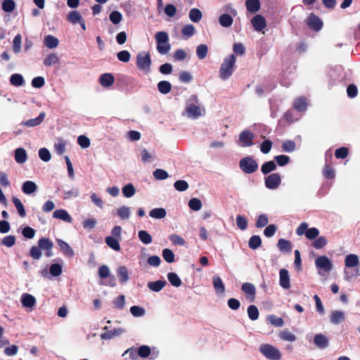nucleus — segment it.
Instances as JSON below:
<instances>
[{
  "mask_svg": "<svg viewBox=\"0 0 360 360\" xmlns=\"http://www.w3.org/2000/svg\"><path fill=\"white\" fill-rule=\"evenodd\" d=\"M307 25L314 31H319L323 27L321 20L315 14L311 13L307 19Z\"/></svg>",
  "mask_w": 360,
  "mask_h": 360,
  "instance_id": "obj_10",
  "label": "nucleus"
},
{
  "mask_svg": "<svg viewBox=\"0 0 360 360\" xmlns=\"http://www.w3.org/2000/svg\"><path fill=\"white\" fill-rule=\"evenodd\" d=\"M82 19V15L77 11H72L68 15V20L72 24H77Z\"/></svg>",
  "mask_w": 360,
  "mask_h": 360,
  "instance_id": "obj_47",
  "label": "nucleus"
},
{
  "mask_svg": "<svg viewBox=\"0 0 360 360\" xmlns=\"http://www.w3.org/2000/svg\"><path fill=\"white\" fill-rule=\"evenodd\" d=\"M12 201L13 204L15 205L19 215L21 217H25L26 215L25 210L24 207V205H22V202L15 196H13Z\"/></svg>",
  "mask_w": 360,
  "mask_h": 360,
  "instance_id": "obj_38",
  "label": "nucleus"
},
{
  "mask_svg": "<svg viewBox=\"0 0 360 360\" xmlns=\"http://www.w3.org/2000/svg\"><path fill=\"white\" fill-rule=\"evenodd\" d=\"M181 32L188 39L194 34L195 27L193 25H186L182 28Z\"/></svg>",
  "mask_w": 360,
  "mask_h": 360,
  "instance_id": "obj_62",
  "label": "nucleus"
},
{
  "mask_svg": "<svg viewBox=\"0 0 360 360\" xmlns=\"http://www.w3.org/2000/svg\"><path fill=\"white\" fill-rule=\"evenodd\" d=\"M99 81L103 87H109L115 82V77L111 73H104L101 75Z\"/></svg>",
  "mask_w": 360,
  "mask_h": 360,
  "instance_id": "obj_15",
  "label": "nucleus"
},
{
  "mask_svg": "<svg viewBox=\"0 0 360 360\" xmlns=\"http://www.w3.org/2000/svg\"><path fill=\"white\" fill-rule=\"evenodd\" d=\"M213 285L217 294L224 292L225 287L220 277L217 276L213 277Z\"/></svg>",
  "mask_w": 360,
  "mask_h": 360,
  "instance_id": "obj_30",
  "label": "nucleus"
},
{
  "mask_svg": "<svg viewBox=\"0 0 360 360\" xmlns=\"http://www.w3.org/2000/svg\"><path fill=\"white\" fill-rule=\"evenodd\" d=\"M151 59L148 52H141L136 56V66L143 71L148 72L150 69Z\"/></svg>",
  "mask_w": 360,
  "mask_h": 360,
  "instance_id": "obj_4",
  "label": "nucleus"
},
{
  "mask_svg": "<svg viewBox=\"0 0 360 360\" xmlns=\"http://www.w3.org/2000/svg\"><path fill=\"white\" fill-rule=\"evenodd\" d=\"M267 320L269 322L276 326V327H281L284 324V321L281 317H278L275 315H270L267 317Z\"/></svg>",
  "mask_w": 360,
  "mask_h": 360,
  "instance_id": "obj_49",
  "label": "nucleus"
},
{
  "mask_svg": "<svg viewBox=\"0 0 360 360\" xmlns=\"http://www.w3.org/2000/svg\"><path fill=\"white\" fill-rule=\"evenodd\" d=\"M166 214V210L164 208H154L149 212L150 217L154 219H163Z\"/></svg>",
  "mask_w": 360,
  "mask_h": 360,
  "instance_id": "obj_39",
  "label": "nucleus"
},
{
  "mask_svg": "<svg viewBox=\"0 0 360 360\" xmlns=\"http://www.w3.org/2000/svg\"><path fill=\"white\" fill-rule=\"evenodd\" d=\"M162 257L168 263H172L174 262V252L168 248H165L162 251Z\"/></svg>",
  "mask_w": 360,
  "mask_h": 360,
  "instance_id": "obj_61",
  "label": "nucleus"
},
{
  "mask_svg": "<svg viewBox=\"0 0 360 360\" xmlns=\"http://www.w3.org/2000/svg\"><path fill=\"white\" fill-rule=\"evenodd\" d=\"M281 183V177L278 173H272L264 179L265 186L271 190L276 189Z\"/></svg>",
  "mask_w": 360,
  "mask_h": 360,
  "instance_id": "obj_7",
  "label": "nucleus"
},
{
  "mask_svg": "<svg viewBox=\"0 0 360 360\" xmlns=\"http://www.w3.org/2000/svg\"><path fill=\"white\" fill-rule=\"evenodd\" d=\"M349 155V149L347 147H340L335 150V156L338 159H345Z\"/></svg>",
  "mask_w": 360,
  "mask_h": 360,
  "instance_id": "obj_57",
  "label": "nucleus"
},
{
  "mask_svg": "<svg viewBox=\"0 0 360 360\" xmlns=\"http://www.w3.org/2000/svg\"><path fill=\"white\" fill-rule=\"evenodd\" d=\"M248 314L250 319L255 321L259 318V310L255 305H250L248 308Z\"/></svg>",
  "mask_w": 360,
  "mask_h": 360,
  "instance_id": "obj_48",
  "label": "nucleus"
},
{
  "mask_svg": "<svg viewBox=\"0 0 360 360\" xmlns=\"http://www.w3.org/2000/svg\"><path fill=\"white\" fill-rule=\"evenodd\" d=\"M136 190L133 184H128L122 188V193L126 198H130L135 194Z\"/></svg>",
  "mask_w": 360,
  "mask_h": 360,
  "instance_id": "obj_58",
  "label": "nucleus"
},
{
  "mask_svg": "<svg viewBox=\"0 0 360 360\" xmlns=\"http://www.w3.org/2000/svg\"><path fill=\"white\" fill-rule=\"evenodd\" d=\"M236 58L233 54L226 57L221 65L219 76L223 80L227 79L233 73L236 67Z\"/></svg>",
  "mask_w": 360,
  "mask_h": 360,
  "instance_id": "obj_1",
  "label": "nucleus"
},
{
  "mask_svg": "<svg viewBox=\"0 0 360 360\" xmlns=\"http://www.w3.org/2000/svg\"><path fill=\"white\" fill-rule=\"evenodd\" d=\"M58 39L51 34H49L44 37V44L49 49H55L58 46Z\"/></svg>",
  "mask_w": 360,
  "mask_h": 360,
  "instance_id": "obj_24",
  "label": "nucleus"
},
{
  "mask_svg": "<svg viewBox=\"0 0 360 360\" xmlns=\"http://www.w3.org/2000/svg\"><path fill=\"white\" fill-rule=\"evenodd\" d=\"M117 213L122 219H127L130 217V209L128 207L122 206L117 209Z\"/></svg>",
  "mask_w": 360,
  "mask_h": 360,
  "instance_id": "obj_59",
  "label": "nucleus"
},
{
  "mask_svg": "<svg viewBox=\"0 0 360 360\" xmlns=\"http://www.w3.org/2000/svg\"><path fill=\"white\" fill-rule=\"evenodd\" d=\"M202 17V12L198 8H192L189 12V18L193 22H198Z\"/></svg>",
  "mask_w": 360,
  "mask_h": 360,
  "instance_id": "obj_44",
  "label": "nucleus"
},
{
  "mask_svg": "<svg viewBox=\"0 0 360 360\" xmlns=\"http://www.w3.org/2000/svg\"><path fill=\"white\" fill-rule=\"evenodd\" d=\"M276 169V164L274 160L265 162L261 167V172L266 175Z\"/></svg>",
  "mask_w": 360,
  "mask_h": 360,
  "instance_id": "obj_27",
  "label": "nucleus"
},
{
  "mask_svg": "<svg viewBox=\"0 0 360 360\" xmlns=\"http://www.w3.org/2000/svg\"><path fill=\"white\" fill-rule=\"evenodd\" d=\"M188 207L193 211H198L202 207V202L198 198H193L188 201Z\"/></svg>",
  "mask_w": 360,
  "mask_h": 360,
  "instance_id": "obj_56",
  "label": "nucleus"
},
{
  "mask_svg": "<svg viewBox=\"0 0 360 360\" xmlns=\"http://www.w3.org/2000/svg\"><path fill=\"white\" fill-rule=\"evenodd\" d=\"M314 342L320 349H324L328 346V339L321 333L315 335Z\"/></svg>",
  "mask_w": 360,
  "mask_h": 360,
  "instance_id": "obj_18",
  "label": "nucleus"
},
{
  "mask_svg": "<svg viewBox=\"0 0 360 360\" xmlns=\"http://www.w3.org/2000/svg\"><path fill=\"white\" fill-rule=\"evenodd\" d=\"M359 276H360V271L358 267L355 268L354 270H345V279L348 281Z\"/></svg>",
  "mask_w": 360,
  "mask_h": 360,
  "instance_id": "obj_55",
  "label": "nucleus"
},
{
  "mask_svg": "<svg viewBox=\"0 0 360 360\" xmlns=\"http://www.w3.org/2000/svg\"><path fill=\"white\" fill-rule=\"evenodd\" d=\"M167 285L166 281L158 280L156 281H150L148 283V288L154 292L160 291Z\"/></svg>",
  "mask_w": 360,
  "mask_h": 360,
  "instance_id": "obj_26",
  "label": "nucleus"
},
{
  "mask_svg": "<svg viewBox=\"0 0 360 360\" xmlns=\"http://www.w3.org/2000/svg\"><path fill=\"white\" fill-rule=\"evenodd\" d=\"M307 103L305 98H299L293 103V107L299 112L304 111L307 109Z\"/></svg>",
  "mask_w": 360,
  "mask_h": 360,
  "instance_id": "obj_35",
  "label": "nucleus"
},
{
  "mask_svg": "<svg viewBox=\"0 0 360 360\" xmlns=\"http://www.w3.org/2000/svg\"><path fill=\"white\" fill-rule=\"evenodd\" d=\"M274 160L278 166L283 167L289 163L290 158L285 155H279L274 157Z\"/></svg>",
  "mask_w": 360,
  "mask_h": 360,
  "instance_id": "obj_53",
  "label": "nucleus"
},
{
  "mask_svg": "<svg viewBox=\"0 0 360 360\" xmlns=\"http://www.w3.org/2000/svg\"><path fill=\"white\" fill-rule=\"evenodd\" d=\"M167 278L169 283L174 287H179L182 284L181 279L176 273L169 272L167 274Z\"/></svg>",
  "mask_w": 360,
  "mask_h": 360,
  "instance_id": "obj_42",
  "label": "nucleus"
},
{
  "mask_svg": "<svg viewBox=\"0 0 360 360\" xmlns=\"http://www.w3.org/2000/svg\"><path fill=\"white\" fill-rule=\"evenodd\" d=\"M53 217L56 219H61L64 221L70 223L72 221V217L68 212L63 209L56 210L53 214Z\"/></svg>",
  "mask_w": 360,
  "mask_h": 360,
  "instance_id": "obj_17",
  "label": "nucleus"
},
{
  "mask_svg": "<svg viewBox=\"0 0 360 360\" xmlns=\"http://www.w3.org/2000/svg\"><path fill=\"white\" fill-rule=\"evenodd\" d=\"M277 245L278 249L282 252H289L292 250V244L290 241L284 238L279 239Z\"/></svg>",
  "mask_w": 360,
  "mask_h": 360,
  "instance_id": "obj_31",
  "label": "nucleus"
},
{
  "mask_svg": "<svg viewBox=\"0 0 360 360\" xmlns=\"http://www.w3.org/2000/svg\"><path fill=\"white\" fill-rule=\"evenodd\" d=\"M45 117V114L44 112H41L39 114V115L34 118V119H30L26 121L25 124L27 127H36L41 123V122L44 120Z\"/></svg>",
  "mask_w": 360,
  "mask_h": 360,
  "instance_id": "obj_43",
  "label": "nucleus"
},
{
  "mask_svg": "<svg viewBox=\"0 0 360 360\" xmlns=\"http://www.w3.org/2000/svg\"><path fill=\"white\" fill-rule=\"evenodd\" d=\"M207 52L208 47L206 44H200L197 46L196 54L199 59H204L207 56Z\"/></svg>",
  "mask_w": 360,
  "mask_h": 360,
  "instance_id": "obj_51",
  "label": "nucleus"
},
{
  "mask_svg": "<svg viewBox=\"0 0 360 360\" xmlns=\"http://www.w3.org/2000/svg\"><path fill=\"white\" fill-rule=\"evenodd\" d=\"M327 239L323 237H317L315 238V240L313 241L311 246L314 247L316 249H321L323 248L327 244Z\"/></svg>",
  "mask_w": 360,
  "mask_h": 360,
  "instance_id": "obj_54",
  "label": "nucleus"
},
{
  "mask_svg": "<svg viewBox=\"0 0 360 360\" xmlns=\"http://www.w3.org/2000/svg\"><path fill=\"white\" fill-rule=\"evenodd\" d=\"M29 255L34 259L38 260L42 256V252L38 246H32L30 248Z\"/></svg>",
  "mask_w": 360,
  "mask_h": 360,
  "instance_id": "obj_63",
  "label": "nucleus"
},
{
  "mask_svg": "<svg viewBox=\"0 0 360 360\" xmlns=\"http://www.w3.org/2000/svg\"><path fill=\"white\" fill-rule=\"evenodd\" d=\"M295 143L293 141L288 140L282 143L281 148L283 151L291 153L295 149Z\"/></svg>",
  "mask_w": 360,
  "mask_h": 360,
  "instance_id": "obj_52",
  "label": "nucleus"
},
{
  "mask_svg": "<svg viewBox=\"0 0 360 360\" xmlns=\"http://www.w3.org/2000/svg\"><path fill=\"white\" fill-rule=\"evenodd\" d=\"M110 20L115 25L118 24L122 19V15L117 11H114L109 15Z\"/></svg>",
  "mask_w": 360,
  "mask_h": 360,
  "instance_id": "obj_64",
  "label": "nucleus"
},
{
  "mask_svg": "<svg viewBox=\"0 0 360 360\" xmlns=\"http://www.w3.org/2000/svg\"><path fill=\"white\" fill-rule=\"evenodd\" d=\"M157 42V50L162 55L167 54L170 49L171 45L169 43V35L166 32H158L155 35Z\"/></svg>",
  "mask_w": 360,
  "mask_h": 360,
  "instance_id": "obj_2",
  "label": "nucleus"
},
{
  "mask_svg": "<svg viewBox=\"0 0 360 360\" xmlns=\"http://www.w3.org/2000/svg\"><path fill=\"white\" fill-rule=\"evenodd\" d=\"M236 225L242 231H244L248 227V220L242 215H238L236 217Z\"/></svg>",
  "mask_w": 360,
  "mask_h": 360,
  "instance_id": "obj_60",
  "label": "nucleus"
},
{
  "mask_svg": "<svg viewBox=\"0 0 360 360\" xmlns=\"http://www.w3.org/2000/svg\"><path fill=\"white\" fill-rule=\"evenodd\" d=\"M105 241L108 246H109L112 250L115 251L120 250V245L118 240L113 236H107L105 239Z\"/></svg>",
  "mask_w": 360,
  "mask_h": 360,
  "instance_id": "obj_32",
  "label": "nucleus"
},
{
  "mask_svg": "<svg viewBox=\"0 0 360 360\" xmlns=\"http://www.w3.org/2000/svg\"><path fill=\"white\" fill-rule=\"evenodd\" d=\"M59 63V57L55 53H49L46 58L44 60V65L46 67H49Z\"/></svg>",
  "mask_w": 360,
  "mask_h": 360,
  "instance_id": "obj_28",
  "label": "nucleus"
},
{
  "mask_svg": "<svg viewBox=\"0 0 360 360\" xmlns=\"http://www.w3.org/2000/svg\"><path fill=\"white\" fill-rule=\"evenodd\" d=\"M257 162L251 156L243 158L239 161V167L245 174H252L258 169Z\"/></svg>",
  "mask_w": 360,
  "mask_h": 360,
  "instance_id": "obj_3",
  "label": "nucleus"
},
{
  "mask_svg": "<svg viewBox=\"0 0 360 360\" xmlns=\"http://www.w3.org/2000/svg\"><path fill=\"white\" fill-rule=\"evenodd\" d=\"M10 82L13 86H20L25 83V79L20 74H13L10 77Z\"/></svg>",
  "mask_w": 360,
  "mask_h": 360,
  "instance_id": "obj_34",
  "label": "nucleus"
},
{
  "mask_svg": "<svg viewBox=\"0 0 360 360\" xmlns=\"http://www.w3.org/2000/svg\"><path fill=\"white\" fill-rule=\"evenodd\" d=\"M1 6L4 11L11 13L14 11L15 4L13 0H4L2 2Z\"/></svg>",
  "mask_w": 360,
  "mask_h": 360,
  "instance_id": "obj_50",
  "label": "nucleus"
},
{
  "mask_svg": "<svg viewBox=\"0 0 360 360\" xmlns=\"http://www.w3.org/2000/svg\"><path fill=\"white\" fill-rule=\"evenodd\" d=\"M57 243L60 247V250L67 256L72 257L74 251L71 247L65 241L61 239H57Z\"/></svg>",
  "mask_w": 360,
  "mask_h": 360,
  "instance_id": "obj_23",
  "label": "nucleus"
},
{
  "mask_svg": "<svg viewBox=\"0 0 360 360\" xmlns=\"http://www.w3.org/2000/svg\"><path fill=\"white\" fill-rule=\"evenodd\" d=\"M345 314L341 311H333L330 315V322L333 324H338L345 320Z\"/></svg>",
  "mask_w": 360,
  "mask_h": 360,
  "instance_id": "obj_29",
  "label": "nucleus"
},
{
  "mask_svg": "<svg viewBox=\"0 0 360 360\" xmlns=\"http://www.w3.org/2000/svg\"><path fill=\"white\" fill-rule=\"evenodd\" d=\"M259 351L265 357L271 360H279L281 358L279 350L269 344L262 345Z\"/></svg>",
  "mask_w": 360,
  "mask_h": 360,
  "instance_id": "obj_5",
  "label": "nucleus"
},
{
  "mask_svg": "<svg viewBox=\"0 0 360 360\" xmlns=\"http://www.w3.org/2000/svg\"><path fill=\"white\" fill-rule=\"evenodd\" d=\"M242 290L246 294L251 295L252 297V300L255 297L256 290L255 287L253 284L250 283H245L242 285Z\"/></svg>",
  "mask_w": 360,
  "mask_h": 360,
  "instance_id": "obj_40",
  "label": "nucleus"
},
{
  "mask_svg": "<svg viewBox=\"0 0 360 360\" xmlns=\"http://www.w3.org/2000/svg\"><path fill=\"white\" fill-rule=\"evenodd\" d=\"M138 236L139 240L146 245L150 244L152 243V236L144 230L139 231L138 233Z\"/></svg>",
  "mask_w": 360,
  "mask_h": 360,
  "instance_id": "obj_41",
  "label": "nucleus"
},
{
  "mask_svg": "<svg viewBox=\"0 0 360 360\" xmlns=\"http://www.w3.org/2000/svg\"><path fill=\"white\" fill-rule=\"evenodd\" d=\"M245 6L250 13H255L260 8V2L259 0H246Z\"/></svg>",
  "mask_w": 360,
  "mask_h": 360,
  "instance_id": "obj_25",
  "label": "nucleus"
},
{
  "mask_svg": "<svg viewBox=\"0 0 360 360\" xmlns=\"http://www.w3.org/2000/svg\"><path fill=\"white\" fill-rule=\"evenodd\" d=\"M219 24L224 27H229L232 25L233 20L229 14H222L219 18Z\"/></svg>",
  "mask_w": 360,
  "mask_h": 360,
  "instance_id": "obj_33",
  "label": "nucleus"
},
{
  "mask_svg": "<svg viewBox=\"0 0 360 360\" xmlns=\"http://www.w3.org/2000/svg\"><path fill=\"white\" fill-rule=\"evenodd\" d=\"M255 134L248 129H245L239 135V141L243 147H249L254 144Z\"/></svg>",
  "mask_w": 360,
  "mask_h": 360,
  "instance_id": "obj_8",
  "label": "nucleus"
},
{
  "mask_svg": "<svg viewBox=\"0 0 360 360\" xmlns=\"http://www.w3.org/2000/svg\"><path fill=\"white\" fill-rule=\"evenodd\" d=\"M53 242L48 238H41L38 240V247L41 250H45V255L50 257L53 255Z\"/></svg>",
  "mask_w": 360,
  "mask_h": 360,
  "instance_id": "obj_9",
  "label": "nucleus"
},
{
  "mask_svg": "<svg viewBox=\"0 0 360 360\" xmlns=\"http://www.w3.org/2000/svg\"><path fill=\"white\" fill-rule=\"evenodd\" d=\"M124 333H125V330L123 328L113 329L107 330L105 333H102L101 335V338L104 340H110L113 337L120 335Z\"/></svg>",
  "mask_w": 360,
  "mask_h": 360,
  "instance_id": "obj_21",
  "label": "nucleus"
},
{
  "mask_svg": "<svg viewBox=\"0 0 360 360\" xmlns=\"http://www.w3.org/2000/svg\"><path fill=\"white\" fill-rule=\"evenodd\" d=\"M37 189V184L32 181H26L23 183L22 191L24 193L30 195L34 193Z\"/></svg>",
  "mask_w": 360,
  "mask_h": 360,
  "instance_id": "obj_22",
  "label": "nucleus"
},
{
  "mask_svg": "<svg viewBox=\"0 0 360 360\" xmlns=\"http://www.w3.org/2000/svg\"><path fill=\"white\" fill-rule=\"evenodd\" d=\"M190 103H188L186 110L189 116L192 117H198L200 115V109L198 105V97L196 95H193L191 96Z\"/></svg>",
  "mask_w": 360,
  "mask_h": 360,
  "instance_id": "obj_6",
  "label": "nucleus"
},
{
  "mask_svg": "<svg viewBox=\"0 0 360 360\" xmlns=\"http://www.w3.org/2000/svg\"><path fill=\"white\" fill-rule=\"evenodd\" d=\"M279 284L284 289L290 288L288 271L285 269H282L279 271Z\"/></svg>",
  "mask_w": 360,
  "mask_h": 360,
  "instance_id": "obj_12",
  "label": "nucleus"
},
{
  "mask_svg": "<svg viewBox=\"0 0 360 360\" xmlns=\"http://www.w3.org/2000/svg\"><path fill=\"white\" fill-rule=\"evenodd\" d=\"M323 175L328 179H333L335 178V171L330 164L326 163L323 169Z\"/></svg>",
  "mask_w": 360,
  "mask_h": 360,
  "instance_id": "obj_45",
  "label": "nucleus"
},
{
  "mask_svg": "<svg viewBox=\"0 0 360 360\" xmlns=\"http://www.w3.org/2000/svg\"><path fill=\"white\" fill-rule=\"evenodd\" d=\"M359 264V257L356 255L350 254L348 255L345 259V264L347 268H353L358 266Z\"/></svg>",
  "mask_w": 360,
  "mask_h": 360,
  "instance_id": "obj_20",
  "label": "nucleus"
},
{
  "mask_svg": "<svg viewBox=\"0 0 360 360\" xmlns=\"http://www.w3.org/2000/svg\"><path fill=\"white\" fill-rule=\"evenodd\" d=\"M278 336L281 339L285 341L294 342L296 340L295 335L288 330H281L279 333Z\"/></svg>",
  "mask_w": 360,
  "mask_h": 360,
  "instance_id": "obj_46",
  "label": "nucleus"
},
{
  "mask_svg": "<svg viewBox=\"0 0 360 360\" xmlns=\"http://www.w3.org/2000/svg\"><path fill=\"white\" fill-rule=\"evenodd\" d=\"M262 245V239L259 236L254 235L248 241V246L252 250H256Z\"/></svg>",
  "mask_w": 360,
  "mask_h": 360,
  "instance_id": "obj_37",
  "label": "nucleus"
},
{
  "mask_svg": "<svg viewBox=\"0 0 360 360\" xmlns=\"http://www.w3.org/2000/svg\"><path fill=\"white\" fill-rule=\"evenodd\" d=\"M21 303L25 307L32 308L36 304V299L30 294L24 293L21 297Z\"/></svg>",
  "mask_w": 360,
  "mask_h": 360,
  "instance_id": "obj_14",
  "label": "nucleus"
},
{
  "mask_svg": "<svg viewBox=\"0 0 360 360\" xmlns=\"http://www.w3.org/2000/svg\"><path fill=\"white\" fill-rule=\"evenodd\" d=\"M15 160L19 164H22L26 162L27 155L26 150L22 148H18L15 150Z\"/></svg>",
  "mask_w": 360,
  "mask_h": 360,
  "instance_id": "obj_19",
  "label": "nucleus"
},
{
  "mask_svg": "<svg viewBox=\"0 0 360 360\" xmlns=\"http://www.w3.org/2000/svg\"><path fill=\"white\" fill-rule=\"evenodd\" d=\"M252 25L255 30L262 31L266 26L265 18L261 15H256L251 20Z\"/></svg>",
  "mask_w": 360,
  "mask_h": 360,
  "instance_id": "obj_13",
  "label": "nucleus"
},
{
  "mask_svg": "<svg viewBox=\"0 0 360 360\" xmlns=\"http://www.w3.org/2000/svg\"><path fill=\"white\" fill-rule=\"evenodd\" d=\"M315 264L317 268L321 269L326 272H329L333 268L332 263L326 256L318 257L316 259Z\"/></svg>",
  "mask_w": 360,
  "mask_h": 360,
  "instance_id": "obj_11",
  "label": "nucleus"
},
{
  "mask_svg": "<svg viewBox=\"0 0 360 360\" xmlns=\"http://www.w3.org/2000/svg\"><path fill=\"white\" fill-rule=\"evenodd\" d=\"M158 89L162 94H167L172 90V85L168 81H160L158 84Z\"/></svg>",
  "mask_w": 360,
  "mask_h": 360,
  "instance_id": "obj_36",
  "label": "nucleus"
},
{
  "mask_svg": "<svg viewBox=\"0 0 360 360\" xmlns=\"http://www.w3.org/2000/svg\"><path fill=\"white\" fill-rule=\"evenodd\" d=\"M117 275L119 281L122 283H125L129 281V271L125 266H120L117 268Z\"/></svg>",
  "mask_w": 360,
  "mask_h": 360,
  "instance_id": "obj_16",
  "label": "nucleus"
}]
</instances>
